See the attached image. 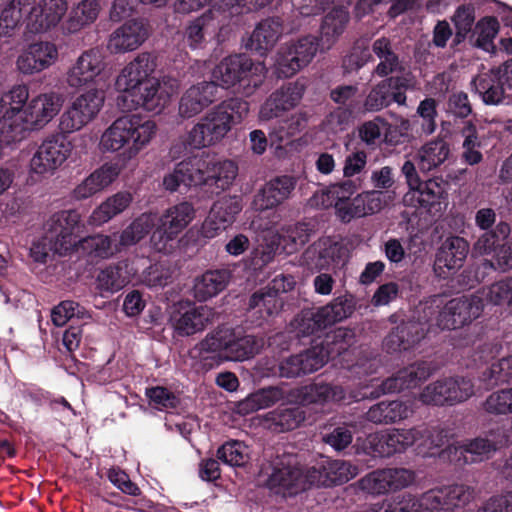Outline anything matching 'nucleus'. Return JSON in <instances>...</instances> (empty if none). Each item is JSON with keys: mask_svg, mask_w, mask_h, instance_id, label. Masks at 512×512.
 <instances>
[{"mask_svg": "<svg viewBox=\"0 0 512 512\" xmlns=\"http://www.w3.org/2000/svg\"><path fill=\"white\" fill-rule=\"evenodd\" d=\"M447 197L446 187L441 179L432 178L420 181L419 185L409 189L403 202L406 206L420 207L429 213L441 212L442 201Z\"/></svg>", "mask_w": 512, "mask_h": 512, "instance_id": "393cba45", "label": "nucleus"}, {"mask_svg": "<svg viewBox=\"0 0 512 512\" xmlns=\"http://www.w3.org/2000/svg\"><path fill=\"white\" fill-rule=\"evenodd\" d=\"M508 68V62H505L503 68L480 74L472 80L475 91L481 96L485 104L497 105L501 103L505 89L511 88Z\"/></svg>", "mask_w": 512, "mask_h": 512, "instance_id": "c85d7f7f", "label": "nucleus"}, {"mask_svg": "<svg viewBox=\"0 0 512 512\" xmlns=\"http://www.w3.org/2000/svg\"><path fill=\"white\" fill-rule=\"evenodd\" d=\"M173 269L169 264L159 262L148 267L142 281L150 288H163L173 280Z\"/></svg>", "mask_w": 512, "mask_h": 512, "instance_id": "680f3d73", "label": "nucleus"}, {"mask_svg": "<svg viewBox=\"0 0 512 512\" xmlns=\"http://www.w3.org/2000/svg\"><path fill=\"white\" fill-rule=\"evenodd\" d=\"M264 240L271 252L292 254L308 242L309 229L304 223L291 224L282 227L275 234L268 232Z\"/></svg>", "mask_w": 512, "mask_h": 512, "instance_id": "7c9ffc66", "label": "nucleus"}, {"mask_svg": "<svg viewBox=\"0 0 512 512\" xmlns=\"http://www.w3.org/2000/svg\"><path fill=\"white\" fill-rule=\"evenodd\" d=\"M231 278L229 270H211L196 279L194 296L198 301L204 302L218 295L225 289Z\"/></svg>", "mask_w": 512, "mask_h": 512, "instance_id": "ea45409f", "label": "nucleus"}, {"mask_svg": "<svg viewBox=\"0 0 512 512\" xmlns=\"http://www.w3.org/2000/svg\"><path fill=\"white\" fill-rule=\"evenodd\" d=\"M267 485L271 490L284 496L297 494L312 486L308 479V469L304 473L292 455H283L272 463Z\"/></svg>", "mask_w": 512, "mask_h": 512, "instance_id": "ddd939ff", "label": "nucleus"}, {"mask_svg": "<svg viewBox=\"0 0 512 512\" xmlns=\"http://www.w3.org/2000/svg\"><path fill=\"white\" fill-rule=\"evenodd\" d=\"M267 69L264 63L255 62L244 54L225 57L213 69V81L222 88L237 86V91L245 97L252 96L264 83Z\"/></svg>", "mask_w": 512, "mask_h": 512, "instance_id": "6e6552de", "label": "nucleus"}, {"mask_svg": "<svg viewBox=\"0 0 512 512\" xmlns=\"http://www.w3.org/2000/svg\"><path fill=\"white\" fill-rule=\"evenodd\" d=\"M475 393L473 382L465 377H443L426 385L418 400L430 406H454L467 401Z\"/></svg>", "mask_w": 512, "mask_h": 512, "instance_id": "9b49d317", "label": "nucleus"}, {"mask_svg": "<svg viewBox=\"0 0 512 512\" xmlns=\"http://www.w3.org/2000/svg\"><path fill=\"white\" fill-rule=\"evenodd\" d=\"M75 250H81L93 257L109 258L119 252L117 243L108 235L96 234L80 239Z\"/></svg>", "mask_w": 512, "mask_h": 512, "instance_id": "3c124183", "label": "nucleus"}, {"mask_svg": "<svg viewBox=\"0 0 512 512\" xmlns=\"http://www.w3.org/2000/svg\"><path fill=\"white\" fill-rule=\"evenodd\" d=\"M345 397L342 387L327 383H312L301 387L296 398L301 405H324L332 401H340Z\"/></svg>", "mask_w": 512, "mask_h": 512, "instance_id": "4c0bfd02", "label": "nucleus"}, {"mask_svg": "<svg viewBox=\"0 0 512 512\" xmlns=\"http://www.w3.org/2000/svg\"><path fill=\"white\" fill-rule=\"evenodd\" d=\"M157 132L156 122L139 114L125 115L114 120L102 133L99 148L103 152L119 153V160L106 162L94 170L75 187L74 197L78 200L87 199L109 187L125 165L152 142Z\"/></svg>", "mask_w": 512, "mask_h": 512, "instance_id": "f257e3e1", "label": "nucleus"}, {"mask_svg": "<svg viewBox=\"0 0 512 512\" xmlns=\"http://www.w3.org/2000/svg\"><path fill=\"white\" fill-rule=\"evenodd\" d=\"M352 312V302L345 297H337L319 308L313 314L312 320L317 329H324L347 318Z\"/></svg>", "mask_w": 512, "mask_h": 512, "instance_id": "79ce46f5", "label": "nucleus"}, {"mask_svg": "<svg viewBox=\"0 0 512 512\" xmlns=\"http://www.w3.org/2000/svg\"><path fill=\"white\" fill-rule=\"evenodd\" d=\"M142 2L161 4L163 0H141ZM137 0H115L110 18L114 22L125 21L115 32H141L146 30V23L142 19L132 17V9Z\"/></svg>", "mask_w": 512, "mask_h": 512, "instance_id": "37998d69", "label": "nucleus"}, {"mask_svg": "<svg viewBox=\"0 0 512 512\" xmlns=\"http://www.w3.org/2000/svg\"><path fill=\"white\" fill-rule=\"evenodd\" d=\"M433 373L432 368L426 362L413 363L400 369L394 376L382 383L383 393L400 392L405 389L417 387L428 379Z\"/></svg>", "mask_w": 512, "mask_h": 512, "instance_id": "473e14b6", "label": "nucleus"}, {"mask_svg": "<svg viewBox=\"0 0 512 512\" xmlns=\"http://www.w3.org/2000/svg\"><path fill=\"white\" fill-rule=\"evenodd\" d=\"M29 89L26 85H16L5 93L0 99V142L4 143L3 120L6 112L16 110L22 114L23 109L29 101Z\"/></svg>", "mask_w": 512, "mask_h": 512, "instance_id": "09e8293b", "label": "nucleus"}, {"mask_svg": "<svg viewBox=\"0 0 512 512\" xmlns=\"http://www.w3.org/2000/svg\"><path fill=\"white\" fill-rule=\"evenodd\" d=\"M282 305V301L273 291L267 287L255 292L249 302V308L259 313L261 318L270 316L277 312Z\"/></svg>", "mask_w": 512, "mask_h": 512, "instance_id": "4d7b16f0", "label": "nucleus"}, {"mask_svg": "<svg viewBox=\"0 0 512 512\" xmlns=\"http://www.w3.org/2000/svg\"><path fill=\"white\" fill-rule=\"evenodd\" d=\"M145 40V34H110L107 49L112 54L131 52L140 47Z\"/></svg>", "mask_w": 512, "mask_h": 512, "instance_id": "e2e57ef3", "label": "nucleus"}, {"mask_svg": "<svg viewBox=\"0 0 512 512\" xmlns=\"http://www.w3.org/2000/svg\"><path fill=\"white\" fill-rule=\"evenodd\" d=\"M357 185L352 180H345L342 183L334 184L327 190L316 193L313 200L316 205L323 208L334 206L342 201H350L349 197L357 190Z\"/></svg>", "mask_w": 512, "mask_h": 512, "instance_id": "603ef678", "label": "nucleus"}, {"mask_svg": "<svg viewBox=\"0 0 512 512\" xmlns=\"http://www.w3.org/2000/svg\"><path fill=\"white\" fill-rule=\"evenodd\" d=\"M249 113V103L241 98L226 99L210 109L188 132L185 145L203 149L220 143Z\"/></svg>", "mask_w": 512, "mask_h": 512, "instance_id": "7ed1b4c3", "label": "nucleus"}, {"mask_svg": "<svg viewBox=\"0 0 512 512\" xmlns=\"http://www.w3.org/2000/svg\"><path fill=\"white\" fill-rule=\"evenodd\" d=\"M155 224V216L149 213H143L137 217L128 227L119 235L117 243L119 251L123 247L135 245L143 239Z\"/></svg>", "mask_w": 512, "mask_h": 512, "instance_id": "8fccbe9b", "label": "nucleus"}, {"mask_svg": "<svg viewBox=\"0 0 512 512\" xmlns=\"http://www.w3.org/2000/svg\"><path fill=\"white\" fill-rule=\"evenodd\" d=\"M241 209L242 206L239 198L229 196L215 202L210 212L213 214V217L219 218L222 225L230 226Z\"/></svg>", "mask_w": 512, "mask_h": 512, "instance_id": "0e129e2a", "label": "nucleus"}, {"mask_svg": "<svg viewBox=\"0 0 512 512\" xmlns=\"http://www.w3.org/2000/svg\"><path fill=\"white\" fill-rule=\"evenodd\" d=\"M303 411L298 407H280L267 413V427L276 432H284L297 428L304 420Z\"/></svg>", "mask_w": 512, "mask_h": 512, "instance_id": "de8ad7c7", "label": "nucleus"}, {"mask_svg": "<svg viewBox=\"0 0 512 512\" xmlns=\"http://www.w3.org/2000/svg\"><path fill=\"white\" fill-rule=\"evenodd\" d=\"M346 333L342 330L334 332L329 336L325 344L315 346L305 352L292 355L279 363V374L282 377L293 378L301 375L313 373L322 368L332 354H341L346 349L341 345L337 348H331V344H337L344 339Z\"/></svg>", "mask_w": 512, "mask_h": 512, "instance_id": "9d476101", "label": "nucleus"}, {"mask_svg": "<svg viewBox=\"0 0 512 512\" xmlns=\"http://www.w3.org/2000/svg\"><path fill=\"white\" fill-rule=\"evenodd\" d=\"M483 406L489 414H509L512 411V389L506 388L493 392L487 397Z\"/></svg>", "mask_w": 512, "mask_h": 512, "instance_id": "338daca9", "label": "nucleus"}, {"mask_svg": "<svg viewBox=\"0 0 512 512\" xmlns=\"http://www.w3.org/2000/svg\"><path fill=\"white\" fill-rule=\"evenodd\" d=\"M391 126L382 118L375 117L372 120L364 122L359 128L360 139L368 146L376 145L380 142L383 132H385V140L388 139V131Z\"/></svg>", "mask_w": 512, "mask_h": 512, "instance_id": "052dcab7", "label": "nucleus"}, {"mask_svg": "<svg viewBox=\"0 0 512 512\" xmlns=\"http://www.w3.org/2000/svg\"><path fill=\"white\" fill-rule=\"evenodd\" d=\"M194 213L193 206L188 202L169 207L160 218L158 233L172 240L193 220Z\"/></svg>", "mask_w": 512, "mask_h": 512, "instance_id": "c9c22d12", "label": "nucleus"}, {"mask_svg": "<svg viewBox=\"0 0 512 512\" xmlns=\"http://www.w3.org/2000/svg\"><path fill=\"white\" fill-rule=\"evenodd\" d=\"M469 245L461 237L447 238L439 248L436 260L435 270L440 276H445L444 269L456 270L462 267L468 254Z\"/></svg>", "mask_w": 512, "mask_h": 512, "instance_id": "f704fd0d", "label": "nucleus"}, {"mask_svg": "<svg viewBox=\"0 0 512 512\" xmlns=\"http://www.w3.org/2000/svg\"><path fill=\"white\" fill-rule=\"evenodd\" d=\"M419 309V321H407L393 329L384 340V346L388 351L396 352L407 350L418 343L426 334L429 323L422 319L423 313Z\"/></svg>", "mask_w": 512, "mask_h": 512, "instance_id": "c756f323", "label": "nucleus"}, {"mask_svg": "<svg viewBox=\"0 0 512 512\" xmlns=\"http://www.w3.org/2000/svg\"><path fill=\"white\" fill-rule=\"evenodd\" d=\"M89 123L90 121L85 117V113H82L75 105L70 103L59 118V129L62 134H71L80 131Z\"/></svg>", "mask_w": 512, "mask_h": 512, "instance_id": "774afa93", "label": "nucleus"}, {"mask_svg": "<svg viewBox=\"0 0 512 512\" xmlns=\"http://www.w3.org/2000/svg\"><path fill=\"white\" fill-rule=\"evenodd\" d=\"M72 148V143L63 135L47 137L30 160L31 171L39 175L54 172L68 159Z\"/></svg>", "mask_w": 512, "mask_h": 512, "instance_id": "aec40b11", "label": "nucleus"}, {"mask_svg": "<svg viewBox=\"0 0 512 512\" xmlns=\"http://www.w3.org/2000/svg\"><path fill=\"white\" fill-rule=\"evenodd\" d=\"M62 98L56 92L41 93L31 98L22 114L16 110L6 112L3 120L4 144L22 141L31 131L43 129L60 111Z\"/></svg>", "mask_w": 512, "mask_h": 512, "instance_id": "39448f33", "label": "nucleus"}, {"mask_svg": "<svg viewBox=\"0 0 512 512\" xmlns=\"http://www.w3.org/2000/svg\"><path fill=\"white\" fill-rule=\"evenodd\" d=\"M50 249L59 255L75 250L80 239V214L76 210H63L53 214L48 222Z\"/></svg>", "mask_w": 512, "mask_h": 512, "instance_id": "4468645a", "label": "nucleus"}, {"mask_svg": "<svg viewBox=\"0 0 512 512\" xmlns=\"http://www.w3.org/2000/svg\"><path fill=\"white\" fill-rule=\"evenodd\" d=\"M130 282V275L125 263L108 266L101 270L96 277V288L100 292L115 293Z\"/></svg>", "mask_w": 512, "mask_h": 512, "instance_id": "49530a36", "label": "nucleus"}, {"mask_svg": "<svg viewBox=\"0 0 512 512\" xmlns=\"http://www.w3.org/2000/svg\"><path fill=\"white\" fill-rule=\"evenodd\" d=\"M283 392L278 387H268L248 395L236 404V411L248 415L260 409L268 408L283 399Z\"/></svg>", "mask_w": 512, "mask_h": 512, "instance_id": "a18cd8bd", "label": "nucleus"}, {"mask_svg": "<svg viewBox=\"0 0 512 512\" xmlns=\"http://www.w3.org/2000/svg\"><path fill=\"white\" fill-rule=\"evenodd\" d=\"M412 432L408 429H392L367 436L364 450L374 457H389L402 453L413 445Z\"/></svg>", "mask_w": 512, "mask_h": 512, "instance_id": "4be33fe9", "label": "nucleus"}, {"mask_svg": "<svg viewBox=\"0 0 512 512\" xmlns=\"http://www.w3.org/2000/svg\"><path fill=\"white\" fill-rule=\"evenodd\" d=\"M508 445V436L496 439L495 434L488 433L485 437H476L453 442L448 445L442 454L459 464L480 463L491 458L500 448Z\"/></svg>", "mask_w": 512, "mask_h": 512, "instance_id": "f8f14e48", "label": "nucleus"}, {"mask_svg": "<svg viewBox=\"0 0 512 512\" xmlns=\"http://www.w3.org/2000/svg\"><path fill=\"white\" fill-rule=\"evenodd\" d=\"M335 41V34H306L296 43L281 47L275 64L278 75L293 76L307 66L318 51L330 49Z\"/></svg>", "mask_w": 512, "mask_h": 512, "instance_id": "1a4fd4ad", "label": "nucleus"}, {"mask_svg": "<svg viewBox=\"0 0 512 512\" xmlns=\"http://www.w3.org/2000/svg\"><path fill=\"white\" fill-rule=\"evenodd\" d=\"M347 249L329 238L313 243L304 253V262L312 269H330L338 266L347 258Z\"/></svg>", "mask_w": 512, "mask_h": 512, "instance_id": "cd10ccee", "label": "nucleus"}, {"mask_svg": "<svg viewBox=\"0 0 512 512\" xmlns=\"http://www.w3.org/2000/svg\"><path fill=\"white\" fill-rule=\"evenodd\" d=\"M155 68L156 63L152 55L142 53L120 71L114 84L120 93L117 97L120 109L132 111L143 108L158 113L166 106L171 92L152 75Z\"/></svg>", "mask_w": 512, "mask_h": 512, "instance_id": "f03ea898", "label": "nucleus"}, {"mask_svg": "<svg viewBox=\"0 0 512 512\" xmlns=\"http://www.w3.org/2000/svg\"><path fill=\"white\" fill-rule=\"evenodd\" d=\"M58 46L49 41H39L28 45L16 60L19 72L25 75L40 73L58 61Z\"/></svg>", "mask_w": 512, "mask_h": 512, "instance_id": "b1692460", "label": "nucleus"}, {"mask_svg": "<svg viewBox=\"0 0 512 512\" xmlns=\"http://www.w3.org/2000/svg\"><path fill=\"white\" fill-rule=\"evenodd\" d=\"M409 432H412L413 436V445L418 444V448L427 451L430 455H434V450L441 449L443 447L444 450L447 448L451 435L450 431L446 428L440 426L428 427V426H415L409 428ZM443 451V449L441 450ZM440 456H447V454H442L440 452Z\"/></svg>", "mask_w": 512, "mask_h": 512, "instance_id": "e433bc0d", "label": "nucleus"}, {"mask_svg": "<svg viewBox=\"0 0 512 512\" xmlns=\"http://www.w3.org/2000/svg\"><path fill=\"white\" fill-rule=\"evenodd\" d=\"M474 498V489L463 484L431 489L416 498L419 512L453 511L465 507Z\"/></svg>", "mask_w": 512, "mask_h": 512, "instance_id": "dca6fc26", "label": "nucleus"}, {"mask_svg": "<svg viewBox=\"0 0 512 512\" xmlns=\"http://www.w3.org/2000/svg\"><path fill=\"white\" fill-rule=\"evenodd\" d=\"M217 457L224 464L241 467L250 459L249 447L242 441L232 440L224 443L217 451Z\"/></svg>", "mask_w": 512, "mask_h": 512, "instance_id": "864d4df0", "label": "nucleus"}, {"mask_svg": "<svg viewBox=\"0 0 512 512\" xmlns=\"http://www.w3.org/2000/svg\"><path fill=\"white\" fill-rule=\"evenodd\" d=\"M132 200L133 196L130 192L120 191L115 193L94 209L89 217V223L95 226L107 223L115 216L125 211Z\"/></svg>", "mask_w": 512, "mask_h": 512, "instance_id": "a19ab883", "label": "nucleus"}, {"mask_svg": "<svg viewBox=\"0 0 512 512\" xmlns=\"http://www.w3.org/2000/svg\"><path fill=\"white\" fill-rule=\"evenodd\" d=\"M34 0H12L1 12L0 32H9L19 27L23 14L27 32H47L56 27L67 11L65 0H43L33 6Z\"/></svg>", "mask_w": 512, "mask_h": 512, "instance_id": "423d86ee", "label": "nucleus"}, {"mask_svg": "<svg viewBox=\"0 0 512 512\" xmlns=\"http://www.w3.org/2000/svg\"><path fill=\"white\" fill-rule=\"evenodd\" d=\"M391 81L386 79L381 81L371 89L364 101V108L369 112H377L387 107L391 103Z\"/></svg>", "mask_w": 512, "mask_h": 512, "instance_id": "bf43d9fd", "label": "nucleus"}, {"mask_svg": "<svg viewBox=\"0 0 512 512\" xmlns=\"http://www.w3.org/2000/svg\"><path fill=\"white\" fill-rule=\"evenodd\" d=\"M99 11L100 5L97 0H83L71 10L70 25L75 29L85 28L96 20Z\"/></svg>", "mask_w": 512, "mask_h": 512, "instance_id": "13d9d810", "label": "nucleus"}, {"mask_svg": "<svg viewBox=\"0 0 512 512\" xmlns=\"http://www.w3.org/2000/svg\"><path fill=\"white\" fill-rule=\"evenodd\" d=\"M105 102L103 90L92 88L78 95L71 103L91 122L101 111Z\"/></svg>", "mask_w": 512, "mask_h": 512, "instance_id": "5fc2aeb1", "label": "nucleus"}, {"mask_svg": "<svg viewBox=\"0 0 512 512\" xmlns=\"http://www.w3.org/2000/svg\"><path fill=\"white\" fill-rule=\"evenodd\" d=\"M218 88L215 82L203 81L192 85L183 92L178 103V116L190 119L200 114L217 99Z\"/></svg>", "mask_w": 512, "mask_h": 512, "instance_id": "bb28decb", "label": "nucleus"}, {"mask_svg": "<svg viewBox=\"0 0 512 512\" xmlns=\"http://www.w3.org/2000/svg\"><path fill=\"white\" fill-rule=\"evenodd\" d=\"M264 344L263 338L243 335L231 327L218 326L199 342L197 349L202 358L242 362L258 354Z\"/></svg>", "mask_w": 512, "mask_h": 512, "instance_id": "0eeeda50", "label": "nucleus"}, {"mask_svg": "<svg viewBox=\"0 0 512 512\" xmlns=\"http://www.w3.org/2000/svg\"><path fill=\"white\" fill-rule=\"evenodd\" d=\"M393 201L389 192L367 190L357 194L350 201L336 204V215L344 223L355 218H364L381 212Z\"/></svg>", "mask_w": 512, "mask_h": 512, "instance_id": "a211bd4d", "label": "nucleus"}, {"mask_svg": "<svg viewBox=\"0 0 512 512\" xmlns=\"http://www.w3.org/2000/svg\"><path fill=\"white\" fill-rule=\"evenodd\" d=\"M295 184L294 178L290 176H281L270 180L255 195L253 207L263 211L278 206L289 198Z\"/></svg>", "mask_w": 512, "mask_h": 512, "instance_id": "2f4dec72", "label": "nucleus"}, {"mask_svg": "<svg viewBox=\"0 0 512 512\" xmlns=\"http://www.w3.org/2000/svg\"><path fill=\"white\" fill-rule=\"evenodd\" d=\"M358 474V468L344 460H322L317 466L308 468V479L312 486H332L348 482Z\"/></svg>", "mask_w": 512, "mask_h": 512, "instance_id": "a878e982", "label": "nucleus"}, {"mask_svg": "<svg viewBox=\"0 0 512 512\" xmlns=\"http://www.w3.org/2000/svg\"><path fill=\"white\" fill-rule=\"evenodd\" d=\"M108 77L107 63L102 52L98 49H89L83 52L68 69L66 82L71 88H81L98 84Z\"/></svg>", "mask_w": 512, "mask_h": 512, "instance_id": "f3484780", "label": "nucleus"}, {"mask_svg": "<svg viewBox=\"0 0 512 512\" xmlns=\"http://www.w3.org/2000/svg\"><path fill=\"white\" fill-rule=\"evenodd\" d=\"M305 86L299 81L287 83L272 92L261 105L259 119L268 121L282 116L301 101Z\"/></svg>", "mask_w": 512, "mask_h": 512, "instance_id": "5701e85b", "label": "nucleus"}, {"mask_svg": "<svg viewBox=\"0 0 512 512\" xmlns=\"http://www.w3.org/2000/svg\"><path fill=\"white\" fill-rule=\"evenodd\" d=\"M217 317L216 311L207 305L179 304L172 312L170 322L180 336L202 332Z\"/></svg>", "mask_w": 512, "mask_h": 512, "instance_id": "412c9836", "label": "nucleus"}, {"mask_svg": "<svg viewBox=\"0 0 512 512\" xmlns=\"http://www.w3.org/2000/svg\"><path fill=\"white\" fill-rule=\"evenodd\" d=\"M414 412V401L411 399L381 401L370 407L366 418L375 424H394L408 419Z\"/></svg>", "mask_w": 512, "mask_h": 512, "instance_id": "72a5a7b5", "label": "nucleus"}, {"mask_svg": "<svg viewBox=\"0 0 512 512\" xmlns=\"http://www.w3.org/2000/svg\"><path fill=\"white\" fill-rule=\"evenodd\" d=\"M449 154V145L443 139L430 140L416 153L417 167L424 173L433 171L448 159Z\"/></svg>", "mask_w": 512, "mask_h": 512, "instance_id": "58836bf2", "label": "nucleus"}, {"mask_svg": "<svg viewBox=\"0 0 512 512\" xmlns=\"http://www.w3.org/2000/svg\"><path fill=\"white\" fill-rule=\"evenodd\" d=\"M207 186H215L217 189H228L235 180L238 167L231 160H213L206 158Z\"/></svg>", "mask_w": 512, "mask_h": 512, "instance_id": "c03bdc74", "label": "nucleus"}, {"mask_svg": "<svg viewBox=\"0 0 512 512\" xmlns=\"http://www.w3.org/2000/svg\"><path fill=\"white\" fill-rule=\"evenodd\" d=\"M74 316L80 319L89 317L82 306L71 300L62 301L51 312L52 322L58 327L64 326Z\"/></svg>", "mask_w": 512, "mask_h": 512, "instance_id": "69168bd1", "label": "nucleus"}, {"mask_svg": "<svg viewBox=\"0 0 512 512\" xmlns=\"http://www.w3.org/2000/svg\"><path fill=\"white\" fill-rule=\"evenodd\" d=\"M307 124L306 114L303 112H296L288 119L280 122L270 133L272 141L274 139L279 143L284 142L303 131Z\"/></svg>", "mask_w": 512, "mask_h": 512, "instance_id": "6e6d98bb", "label": "nucleus"}, {"mask_svg": "<svg viewBox=\"0 0 512 512\" xmlns=\"http://www.w3.org/2000/svg\"><path fill=\"white\" fill-rule=\"evenodd\" d=\"M484 309L483 296L477 291L445 302L440 295H434L420 304L422 319L429 323V328L441 330L458 329L469 325L480 317Z\"/></svg>", "mask_w": 512, "mask_h": 512, "instance_id": "20e7f679", "label": "nucleus"}, {"mask_svg": "<svg viewBox=\"0 0 512 512\" xmlns=\"http://www.w3.org/2000/svg\"><path fill=\"white\" fill-rule=\"evenodd\" d=\"M416 480V473L404 467L376 469L358 481V487L371 495H384L405 489Z\"/></svg>", "mask_w": 512, "mask_h": 512, "instance_id": "2eb2a0df", "label": "nucleus"}, {"mask_svg": "<svg viewBox=\"0 0 512 512\" xmlns=\"http://www.w3.org/2000/svg\"><path fill=\"white\" fill-rule=\"evenodd\" d=\"M222 5L213 8L197 19L190 27L189 32H202L203 30H222L224 25L233 17L263 7L270 0H221Z\"/></svg>", "mask_w": 512, "mask_h": 512, "instance_id": "6ab92c4d", "label": "nucleus"}]
</instances>
